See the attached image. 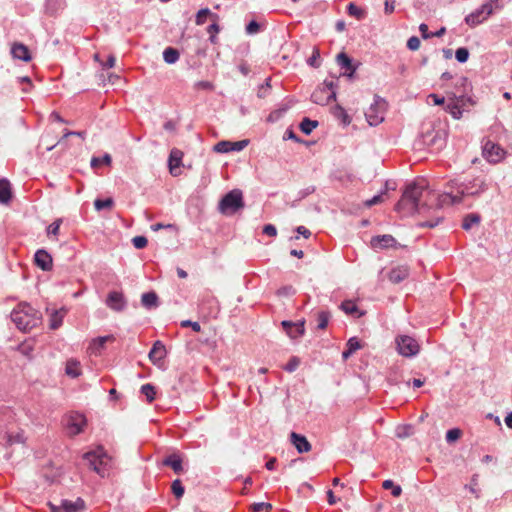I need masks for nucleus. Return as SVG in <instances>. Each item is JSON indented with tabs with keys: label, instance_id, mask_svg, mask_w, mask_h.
<instances>
[{
	"label": "nucleus",
	"instance_id": "nucleus-55",
	"mask_svg": "<svg viewBox=\"0 0 512 512\" xmlns=\"http://www.w3.org/2000/svg\"><path fill=\"white\" fill-rule=\"evenodd\" d=\"M181 326L182 327H191L193 329V331L195 332H200L201 331V326L198 322H193V321H190V320H183L181 322Z\"/></svg>",
	"mask_w": 512,
	"mask_h": 512
},
{
	"label": "nucleus",
	"instance_id": "nucleus-30",
	"mask_svg": "<svg viewBox=\"0 0 512 512\" xmlns=\"http://www.w3.org/2000/svg\"><path fill=\"white\" fill-rule=\"evenodd\" d=\"M65 315H66L65 309H60V310L54 311L50 317V328L58 329L62 325L63 318Z\"/></svg>",
	"mask_w": 512,
	"mask_h": 512
},
{
	"label": "nucleus",
	"instance_id": "nucleus-57",
	"mask_svg": "<svg viewBox=\"0 0 512 512\" xmlns=\"http://www.w3.org/2000/svg\"><path fill=\"white\" fill-rule=\"evenodd\" d=\"M396 0H385L384 2V10L386 14H391L395 10Z\"/></svg>",
	"mask_w": 512,
	"mask_h": 512
},
{
	"label": "nucleus",
	"instance_id": "nucleus-40",
	"mask_svg": "<svg viewBox=\"0 0 512 512\" xmlns=\"http://www.w3.org/2000/svg\"><path fill=\"white\" fill-rule=\"evenodd\" d=\"M114 202L112 198L96 199L94 202L95 209L100 211L102 209L111 208Z\"/></svg>",
	"mask_w": 512,
	"mask_h": 512
},
{
	"label": "nucleus",
	"instance_id": "nucleus-7",
	"mask_svg": "<svg viewBox=\"0 0 512 512\" xmlns=\"http://www.w3.org/2000/svg\"><path fill=\"white\" fill-rule=\"evenodd\" d=\"M507 151L504 150L500 145L488 140L483 145L482 156L490 164H498L505 159Z\"/></svg>",
	"mask_w": 512,
	"mask_h": 512
},
{
	"label": "nucleus",
	"instance_id": "nucleus-43",
	"mask_svg": "<svg viewBox=\"0 0 512 512\" xmlns=\"http://www.w3.org/2000/svg\"><path fill=\"white\" fill-rule=\"evenodd\" d=\"M462 436V431L458 428H453L447 431L446 440L447 442H455Z\"/></svg>",
	"mask_w": 512,
	"mask_h": 512
},
{
	"label": "nucleus",
	"instance_id": "nucleus-38",
	"mask_svg": "<svg viewBox=\"0 0 512 512\" xmlns=\"http://www.w3.org/2000/svg\"><path fill=\"white\" fill-rule=\"evenodd\" d=\"M111 161H112V158L109 154H105L102 158L93 157L91 159V167L94 169H97L102 164L110 165Z\"/></svg>",
	"mask_w": 512,
	"mask_h": 512
},
{
	"label": "nucleus",
	"instance_id": "nucleus-17",
	"mask_svg": "<svg viewBox=\"0 0 512 512\" xmlns=\"http://www.w3.org/2000/svg\"><path fill=\"white\" fill-rule=\"evenodd\" d=\"M462 97H453L445 106V110L456 120L462 117Z\"/></svg>",
	"mask_w": 512,
	"mask_h": 512
},
{
	"label": "nucleus",
	"instance_id": "nucleus-25",
	"mask_svg": "<svg viewBox=\"0 0 512 512\" xmlns=\"http://www.w3.org/2000/svg\"><path fill=\"white\" fill-rule=\"evenodd\" d=\"M409 275V269L407 266H398L389 272V280L392 283H399L406 279Z\"/></svg>",
	"mask_w": 512,
	"mask_h": 512
},
{
	"label": "nucleus",
	"instance_id": "nucleus-13",
	"mask_svg": "<svg viewBox=\"0 0 512 512\" xmlns=\"http://www.w3.org/2000/svg\"><path fill=\"white\" fill-rule=\"evenodd\" d=\"M370 245L375 250L394 248L397 246L396 239L389 234L374 236L370 240Z\"/></svg>",
	"mask_w": 512,
	"mask_h": 512
},
{
	"label": "nucleus",
	"instance_id": "nucleus-4",
	"mask_svg": "<svg viewBox=\"0 0 512 512\" xmlns=\"http://www.w3.org/2000/svg\"><path fill=\"white\" fill-rule=\"evenodd\" d=\"M244 207L243 193L239 189L228 192L219 202V211L225 215H231Z\"/></svg>",
	"mask_w": 512,
	"mask_h": 512
},
{
	"label": "nucleus",
	"instance_id": "nucleus-11",
	"mask_svg": "<svg viewBox=\"0 0 512 512\" xmlns=\"http://www.w3.org/2000/svg\"><path fill=\"white\" fill-rule=\"evenodd\" d=\"M86 426V418L79 413H72L67 418L66 428L71 436H75L83 432Z\"/></svg>",
	"mask_w": 512,
	"mask_h": 512
},
{
	"label": "nucleus",
	"instance_id": "nucleus-8",
	"mask_svg": "<svg viewBox=\"0 0 512 512\" xmlns=\"http://www.w3.org/2000/svg\"><path fill=\"white\" fill-rule=\"evenodd\" d=\"M336 93L334 91L333 81H324L323 86L318 87L314 90L311 95V99L314 103L325 105L328 104L332 99H335Z\"/></svg>",
	"mask_w": 512,
	"mask_h": 512
},
{
	"label": "nucleus",
	"instance_id": "nucleus-5",
	"mask_svg": "<svg viewBox=\"0 0 512 512\" xmlns=\"http://www.w3.org/2000/svg\"><path fill=\"white\" fill-rule=\"evenodd\" d=\"M84 459L87 461L89 467L101 477L107 474L110 458L102 448L85 453Z\"/></svg>",
	"mask_w": 512,
	"mask_h": 512
},
{
	"label": "nucleus",
	"instance_id": "nucleus-35",
	"mask_svg": "<svg viewBox=\"0 0 512 512\" xmlns=\"http://www.w3.org/2000/svg\"><path fill=\"white\" fill-rule=\"evenodd\" d=\"M480 222V216L478 214H468L462 223V228L464 230H469L474 224H478Z\"/></svg>",
	"mask_w": 512,
	"mask_h": 512
},
{
	"label": "nucleus",
	"instance_id": "nucleus-22",
	"mask_svg": "<svg viewBox=\"0 0 512 512\" xmlns=\"http://www.w3.org/2000/svg\"><path fill=\"white\" fill-rule=\"evenodd\" d=\"M12 56L16 59L29 62L31 60L30 51L27 46L22 43H15L11 49Z\"/></svg>",
	"mask_w": 512,
	"mask_h": 512
},
{
	"label": "nucleus",
	"instance_id": "nucleus-3",
	"mask_svg": "<svg viewBox=\"0 0 512 512\" xmlns=\"http://www.w3.org/2000/svg\"><path fill=\"white\" fill-rule=\"evenodd\" d=\"M424 192L430 194V192L427 191V184L424 179L408 185L396 205V210L401 211L407 209L409 212L420 211L419 201Z\"/></svg>",
	"mask_w": 512,
	"mask_h": 512
},
{
	"label": "nucleus",
	"instance_id": "nucleus-20",
	"mask_svg": "<svg viewBox=\"0 0 512 512\" xmlns=\"http://www.w3.org/2000/svg\"><path fill=\"white\" fill-rule=\"evenodd\" d=\"M106 304L115 311H121L125 306L123 294L116 291L110 292L107 297Z\"/></svg>",
	"mask_w": 512,
	"mask_h": 512
},
{
	"label": "nucleus",
	"instance_id": "nucleus-59",
	"mask_svg": "<svg viewBox=\"0 0 512 512\" xmlns=\"http://www.w3.org/2000/svg\"><path fill=\"white\" fill-rule=\"evenodd\" d=\"M260 29V26L259 24L256 22V21H251L247 26H246V32L248 34H254V33H257Z\"/></svg>",
	"mask_w": 512,
	"mask_h": 512
},
{
	"label": "nucleus",
	"instance_id": "nucleus-26",
	"mask_svg": "<svg viewBox=\"0 0 512 512\" xmlns=\"http://www.w3.org/2000/svg\"><path fill=\"white\" fill-rule=\"evenodd\" d=\"M163 464L171 467L173 471L177 474H180L183 471L182 460L176 454L170 455L167 458H165Z\"/></svg>",
	"mask_w": 512,
	"mask_h": 512
},
{
	"label": "nucleus",
	"instance_id": "nucleus-12",
	"mask_svg": "<svg viewBox=\"0 0 512 512\" xmlns=\"http://www.w3.org/2000/svg\"><path fill=\"white\" fill-rule=\"evenodd\" d=\"M492 13V6L489 3H485L480 9L472 12L466 16L465 21L468 25L474 27L482 23Z\"/></svg>",
	"mask_w": 512,
	"mask_h": 512
},
{
	"label": "nucleus",
	"instance_id": "nucleus-41",
	"mask_svg": "<svg viewBox=\"0 0 512 512\" xmlns=\"http://www.w3.org/2000/svg\"><path fill=\"white\" fill-rule=\"evenodd\" d=\"M347 11L350 16L356 17L357 19H362L364 17V11L357 7L354 3H350L347 6Z\"/></svg>",
	"mask_w": 512,
	"mask_h": 512
},
{
	"label": "nucleus",
	"instance_id": "nucleus-48",
	"mask_svg": "<svg viewBox=\"0 0 512 512\" xmlns=\"http://www.w3.org/2000/svg\"><path fill=\"white\" fill-rule=\"evenodd\" d=\"M300 365V360L297 357H292L285 365L284 369L288 372L295 371Z\"/></svg>",
	"mask_w": 512,
	"mask_h": 512
},
{
	"label": "nucleus",
	"instance_id": "nucleus-52",
	"mask_svg": "<svg viewBox=\"0 0 512 512\" xmlns=\"http://www.w3.org/2000/svg\"><path fill=\"white\" fill-rule=\"evenodd\" d=\"M347 348L354 353L355 351L361 348V344L357 338L353 337L348 340Z\"/></svg>",
	"mask_w": 512,
	"mask_h": 512
},
{
	"label": "nucleus",
	"instance_id": "nucleus-34",
	"mask_svg": "<svg viewBox=\"0 0 512 512\" xmlns=\"http://www.w3.org/2000/svg\"><path fill=\"white\" fill-rule=\"evenodd\" d=\"M317 126V121L304 118L300 124V129L304 134L309 135Z\"/></svg>",
	"mask_w": 512,
	"mask_h": 512
},
{
	"label": "nucleus",
	"instance_id": "nucleus-58",
	"mask_svg": "<svg viewBox=\"0 0 512 512\" xmlns=\"http://www.w3.org/2000/svg\"><path fill=\"white\" fill-rule=\"evenodd\" d=\"M381 202H383V196H382V194H380V195H376V196H374L373 198H371V199H369V200L365 201V206H366V207H371V206L376 205V204H379V203H381Z\"/></svg>",
	"mask_w": 512,
	"mask_h": 512
},
{
	"label": "nucleus",
	"instance_id": "nucleus-16",
	"mask_svg": "<svg viewBox=\"0 0 512 512\" xmlns=\"http://www.w3.org/2000/svg\"><path fill=\"white\" fill-rule=\"evenodd\" d=\"M290 440H291V443L295 446L296 450L299 453H307V452L311 451V449H312V446L309 443V441L307 440V438L303 435L296 433V432H292L290 434Z\"/></svg>",
	"mask_w": 512,
	"mask_h": 512
},
{
	"label": "nucleus",
	"instance_id": "nucleus-36",
	"mask_svg": "<svg viewBox=\"0 0 512 512\" xmlns=\"http://www.w3.org/2000/svg\"><path fill=\"white\" fill-rule=\"evenodd\" d=\"M141 393L145 395L147 401L151 403L155 399L156 390L155 387L149 383L142 385Z\"/></svg>",
	"mask_w": 512,
	"mask_h": 512
},
{
	"label": "nucleus",
	"instance_id": "nucleus-19",
	"mask_svg": "<svg viewBox=\"0 0 512 512\" xmlns=\"http://www.w3.org/2000/svg\"><path fill=\"white\" fill-rule=\"evenodd\" d=\"M336 60L338 65L341 66V68L345 69V72L343 74L349 78H352L356 68L352 64V60L350 59V57L346 53L342 52L337 55Z\"/></svg>",
	"mask_w": 512,
	"mask_h": 512
},
{
	"label": "nucleus",
	"instance_id": "nucleus-27",
	"mask_svg": "<svg viewBox=\"0 0 512 512\" xmlns=\"http://www.w3.org/2000/svg\"><path fill=\"white\" fill-rule=\"evenodd\" d=\"M341 309L348 315H355L356 317H362L365 313L360 311L356 303L352 300H346L342 302Z\"/></svg>",
	"mask_w": 512,
	"mask_h": 512
},
{
	"label": "nucleus",
	"instance_id": "nucleus-28",
	"mask_svg": "<svg viewBox=\"0 0 512 512\" xmlns=\"http://www.w3.org/2000/svg\"><path fill=\"white\" fill-rule=\"evenodd\" d=\"M207 17H210L213 21L219 20V16L217 14L212 13L208 8H203L196 14V25H203L206 22Z\"/></svg>",
	"mask_w": 512,
	"mask_h": 512
},
{
	"label": "nucleus",
	"instance_id": "nucleus-10",
	"mask_svg": "<svg viewBox=\"0 0 512 512\" xmlns=\"http://www.w3.org/2000/svg\"><path fill=\"white\" fill-rule=\"evenodd\" d=\"M386 103L383 100H376L366 111L365 116L371 126H376L384 120Z\"/></svg>",
	"mask_w": 512,
	"mask_h": 512
},
{
	"label": "nucleus",
	"instance_id": "nucleus-60",
	"mask_svg": "<svg viewBox=\"0 0 512 512\" xmlns=\"http://www.w3.org/2000/svg\"><path fill=\"white\" fill-rule=\"evenodd\" d=\"M195 87L198 90H212L213 89V85L209 81H199L195 84Z\"/></svg>",
	"mask_w": 512,
	"mask_h": 512
},
{
	"label": "nucleus",
	"instance_id": "nucleus-49",
	"mask_svg": "<svg viewBox=\"0 0 512 512\" xmlns=\"http://www.w3.org/2000/svg\"><path fill=\"white\" fill-rule=\"evenodd\" d=\"M420 45V39L416 36L410 37L407 41V47L412 51L418 50L420 48Z\"/></svg>",
	"mask_w": 512,
	"mask_h": 512
},
{
	"label": "nucleus",
	"instance_id": "nucleus-21",
	"mask_svg": "<svg viewBox=\"0 0 512 512\" xmlns=\"http://www.w3.org/2000/svg\"><path fill=\"white\" fill-rule=\"evenodd\" d=\"M148 356H149L150 361L153 362L154 364L163 360L166 356V349H165L164 344L159 340L156 341L153 344V347L150 350Z\"/></svg>",
	"mask_w": 512,
	"mask_h": 512
},
{
	"label": "nucleus",
	"instance_id": "nucleus-15",
	"mask_svg": "<svg viewBox=\"0 0 512 512\" xmlns=\"http://www.w3.org/2000/svg\"><path fill=\"white\" fill-rule=\"evenodd\" d=\"M34 261H35V264L39 268H41L43 271H50L52 269V266H53L52 257L47 251H45L43 249L36 251L35 256H34Z\"/></svg>",
	"mask_w": 512,
	"mask_h": 512
},
{
	"label": "nucleus",
	"instance_id": "nucleus-64",
	"mask_svg": "<svg viewBox=\"0 0 512 512\" xmlns=\"http://www.w3.org/2000/svg\"><path fill=\"white\" fill-rule=\"evenodd\" d=\"M419 31L421 32V35L424 39L431 38V33L428 31V25L425 23L420 24Z\"/></svg>",
	"mask_w": 512,
	"mask_h": 512
},
{
	"label": "nucleus",
	"instance_id": "nucleus-29",
	"mask_svg": "<svg viewBox=\"0 0 512 512\" xmlns=\"http://www.w3.org/2000/svg\"><path fill=\"white\" fill-rule=\"evenodd\" d=\"M11 198L10 183L6 179L0 180V203H8Z\"/></svg>",
	"mask_w": 512,
	"mask_h": 512
},
{
	"label": "nucleus",
	"instance_id": "nucleus-23",
	"mask_svg": "<svg viewBox=\"0 0 512 512\" xmlns=\"http://www.w3.org/2000/svg\"><path fill=\"white\" fill-rule=\"evenodd\" d=\"M113 336H102L96 339H93L88 347V351L90 354L99 355L101 350L104 348L107 341H113Z\"/></svg>",
	"mask_w": 512,
	"mask_h": 512
},
{
	"label": "nucleus",
	"instance_id": "nucleus-42",
	"mask_svg": "<svg viewBox=\"0 0 512 512\" xmlns=\"http://www.w3.org/2000/svg\"><path fill=\"white\" fill-rule=\"evenodd\" d=\"M171 489L176 498H181L184 494V487L179 479L172 482Z\"/></svg>",
	"mask_w": 512,
	"mask_h": 512
},
{
	"label": "nucleus",
	"instance_id": "nucleus-46",
	"mask_svg": "<svg viewBox=\"0 0 512 512\" xmlns=\"http://www.w3.org/2000/svg\"><path fill=\"white\" fill-rule=\"evenodd\" d=\"M455 57L459 62L464 63L469 58V51L464 47L458 48L456 50Z\"/></svg>",
	"mask_w": 512,
	"mask_h": 512
},
{
	"label": "nucleus",
	"instance_id": "nucleus-54",
	"mask_svg": "<svg viewBox=\"0 0 512 512\" xmlns=\"http://www.w3.org/2000/svg\"><path fill=\"white\" fill-rule=\"evenodd\" d=\"M252 511L253 512H260L264 509H266L267 511L270 510L272 508L271 504L269 503H264V502H260V503H254L252 506Z\"/></svg>",
	"mask_w": 512,
	"mask_h": 512
},
{
	"label": "nucleus",
	"instance_id": "nucleus-45",
	"mask_svg": "<svg viewBox=\"0 0 512 512\" xmlns=\"http://www.w3.org/2000/svg\"><path fill=\"white\" fill-rule=\"evenodd\" d=\"M220 27L217 21H213V23L207 28V32L210 34V41L212 43H216V35L219 33Z\"/></svg>",
	"mask_w": 512,
	"mask_h": 512
},
{
	"label": "nucleus",
	"instance_id": "nucleus-37",
	"mask_svg": "<svg viewBox=\"0 0 512 512\" xmlns=\"http://www.w3.org/2000/svg\"><path fill=\"white\" fill-rule=\"evenodd\" d=\"M382 487L386 490L391 489V493L394 497H399L402 493V488L399 485H395L392 480H385Z\"/></svg>",
	"mask_w": 512,
	"mask_h": 512
},
{
	"label": "nucleus",
	"instance_id": "nucleus-31",
	"mask_svg": "<svg viewBox=\"0 0 512 512\" xmlns=\"http://www.w3.org/2000/svg\"><path fill=\"white\" fill-rule=\"evenodd\" d=\"M180 54L178 50L172 47H168L163 52L164 61L168 64H174L178 61Z\"/></svg>",
	"mask_w": 512,
	"mask_h": 512
},
{
	"label": "nucleus",
	"instance_id": "nucleus-51",
	"mask_svg": "<svg viewBox=\"0 0 512 512\" xmlns=\"http://www.w3.org/2000/svg\"><path fill=\"white\" fill-rule=\"evenodd\" d=\"M72 135H75V136H78L82 139H85V135L86 133L84 131H78V132H74V131H66L64 133V135L61 137V139L57 142V144H62L64 142V140L68 137V136H72Z\"/></svg>",
	"mask_w": 512,
	"mask_h": 512
},
{
	"label": "nucleus",
	"instance_id": "nucleus-9",
	"mask_svg": "<svg viewBox=\"0 0 512 512\" xmlns=\"http://www.w3.org/2000/svg\"><path fill=\"white\" fill-rule=\"evenodd\" d=\"M51 512H80L86 509L85 501L78 497L75 501L61 500L59 505H55L51 502L48 503Z\"/></svg>",
	"mask_w": 512,
	"mask_h": 512
},
{
	"label": "nucleus",
	"instance_id": "nucleus-6",
	"mask_svg": "<svg viewBox=\"0 0 512 512\" xmlns=\"http://www.w3.org/2000/svg\"><path fill=\"white\" fill-rule=\"evenodd\" d=\"M397 352L403 357L416 356L420 351L418 341L409 335H398L395 338Z\"/></svg>",
	"mask_w": 512,
	"mask_h": 512
},
{
	"label": "nucleus",
	"instance_id": "nucleus-39",
	"mask_svg": "<svg viewBox=\"0 0 512 512\" xmlns=\"http://www.w3.org/2000/svg\"><path fill=\"white\" fill-rule=\"evenodd\" d=\"M61 224H62V219H56L53 223H51L47 227V236L48 237L57 236L59 234Z\"/></svg>",
	"mask_w": 512,
	"mask_h": 512
},
{
	"label": "nucleus",
	"instance_id": "nucleus-32",
	"mask_svg": "<svg viewBox=\"0 0 512 512\" xmlns=\"http://www.w3.org/2000/svg\"><path fill=\"white\" fill-rule=\"evenodd\" d=\"M331 318V313L328 311H320L317 313V328L318 329H325L329 323V320Z\"/></svg>",
	"mask_w": 512,
	"mask_h": 512
},
{
	"label": "nucleus",
	"instance_id": "nucleus-24",
	"mask_svg": "<svg viewBox=\"0 0 512 512\" xmlns=\"http://www.w3.org/2000/svg\"><path fill=\"white\" fill-rule=\"evenodd\" d=\"M65 373L71 378H77L82 374L81 364L78 360L68 359L65 366Z\"/></svg>",
	"mask_w": 512,
	"mask_h": 512
},
{
	"label": "nucleus",
	"instance_id": "nucleus-44",
	"mask_svg": "<svg viewBox=\"0 0 512 512\" xmlns=\"http://www.w3.org/2000/svg\"><path fill=\"white\" fill-rule=\"evenodd\" d=\"M231 141H220L214 146V151L217 153H228L231 152Z\"/></svg>",
	"mask_w": 512,
	"mask_h": 512
},
{
	"label": "nucleus",
	"instance_id": "nucleus-53",
	"mask_svg": "<svg viewBox=\"0 0 512 512\" xmlns=\"http://www.w3.org/2000/svg\"><path fill=\"white\" fill-rule=\"evenodd\" d=\"M248 145V140H241L236 142H231L230 148L231 151H241Z\"/></svg>",
	"mask_w": 512,
	"mask_h": 512
},
{
	"label": "nucleus",
	"instance_id": "nucleus-56",
	"mask_svg": "<svg viewBox=\"0 0 512 512\" xmlns=\"http://www.w3.org/2000/svg\"><path fill=\"white\" fill-rule=\"evenodd\" d=\"M263 233L268 236L275 237L277 235V229L274 225L267 224L263 228Z\"/></svg>",
	"mask_w": 512,
	"mask_h": 512
},
{
	"label": "nucleus",
	"instance_id": "nucleus-47",
	"mask_svg": "<svg viewBox=\"0 0 512 512\" xmlns=\"http://www.w3.org/2000/svg\"><path fill=\"white\" fill-rule=\"evenodd\" d=\"M132 243H133L135 248L143 249V248H145L147 246L148 240L144 236H135L132 239Z\"/></svg>",
	"mask_w": 512,
	"mask_h": 512
},
{
	"label": "nucleus",
	"instance_id": "nucleus-62",
	"mask_svg": "<svg viewBox=\"0 0 512 512\" xmlns=\"http://www.w3.org/2000/svg\"><path fill=\"white\" fill-rule=\"evenodd\" d=\"M428 100H432V102L435 105H443L445 103V98L441 97V96H439L437 94H430L428 96Z\"/></svg>",
	"mask_w": 512,
	"mask_h": 512
},
{
	"label": "nucleus",
	"instance_id": "nucleus-1",
	"mask_svg": "<svg viewBox=\"0 0 512 512\" xmlns=\"http://www.w3.org/2000/svg\"><path fill=\"white\" fill-rule=\"evenodd\" d=\"M448 190L439 196V206L461 203L466 196H479L485 192L488 185L485 179L476 177L467 183L452 180L447 184Z\"/></svg>",
	"mask_w": 512,
	"mask_h": 512
},
{
	"label": "nucleus",
	"instance_id": "nucleus-33",
	"mask_svg": "<svg viewBox=\"0 0 512 512\" xmlns=\"http://www.w3.org/2000/svg\"><path fill=\"white\" fill-rule=\"evenodd\" d=\"M141 301L145 307L150 308L157 305L158 296L154 292L144 293Z\"/></svg>",
	"mask_w": 512,
	"mask_h": 512
},
{
	"label": "nucleus",
	"instance_id": "nucleus-63",
	"mask_svg": "<svg viewBox=\"0 0 512 512\" xmlns=\"http://www.w3.org/2000/svg\"><path fill=\"white\" fill-rule=\"evenodd\" d=\"M116 58L114 55H109L107 61L105 63L100 62L103 68H112L115 66Z\"/></svg>",
	"mask_w": 512,
	"mask_h": 512
},
{
	"label": "nucleus",
	"instance_id": "nucleus-14",
	"mask_svg": "<svg viewBox=\"0 0 512 512\" xmlns=\"http://www.w3.org/2000/svg\"><path fill=\"white\" fill-rule=\"evenodd\" d=\"M305 321H299V322H291V321H283L282 326L286 333L289 335L290 338L296 339L300 336H302L305 332Z\"/></svg>",
	"mask_w": 512,
	"mask_h": 512
},
{
	"label": "nucleus",
	"instance_id": "nucleus-61",
	"mask_svg": "<svg viewBox=\"0 0 512 512\" xmlns=\"http://www.w3.org/2000/svg\"><path fill=\"white\" fill-rule=\"evenodd\" d=\"M8 443H24V437L22 433H17L16 435H9L8 436Z\"/></svg>",
	"mask_w": 512,
	"mask_h": 512
},
{
	"label": "nucleus",
	"instance_id": "nucleus-18",
	"mask_svg": "<svg viewBox=\"0 0 512 512\" xmlns=\"http://www.w3.org/2000/svg\"><path fill=\"white\" fill-rule=\"evenodd\" d=\"M183 153L178 149H172L169 155V171L173 176L180 174L179 167L182 163Z\"/></svg>",
	"mask_w": 512,
	"mask_h": 512
},
{
	"label": "nucleus",
	"instance_id": "nucleus-2",
	"mask_svg": "<svg viewBox=\"0 0 512 512\" xmlns=\"http://www.w3.org/2000/svg\"><path fill=\"white\" fill-rule=\"evenodd\" d=\"M11 320L22 332H29L42 323V314L29 303H19L11 312Z\"/></svg>",
	"mask_w": 512,
	"mask_h": 512
},
{
	"label": "nucleus",
	"instance_id": "nucleus-50",
	"mask_svg": "<svg viewBox=\"0 0 512 512\" xmlns=\"http://www.w3.org/2000/svg\"><path fill=\"white\" fill-rule=\"evenodd\" d=\"M320 59V52L318 49H314L311 57L308 59V64L313 67H318Z\"/></svg>",
	"mask_w": 512,
	"mask_h": 512
}]
</instances>
